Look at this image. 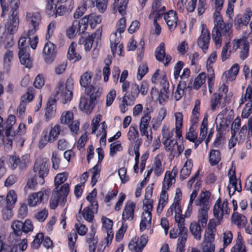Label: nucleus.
<instances>
[{"label":"nucleus","mask_w":252,"mask_h":252,"mask_svg":"<svg viewBox=\"0 0 252 252\" xmlns=\"http://www.w3.org/2000/svg\"><path fill=\"white\" fill-rule=\"evenodd\" d=\"M208 132V118L205 116L202 122L200 127V133L198 138L197 137L194 141H192L194 143L195 148H196L198 146L201 144L202 141L206 137Z\"/></svg>","instance_id":"4be33fe9"},{"label":"nucleus","mask_w":252,"mask_h":252,"mask_svg":"<svg viewBox=\"0 0 252 252\" xmlns=\"http://www.w3.org/2000/svg\"><path fill=\"white\" fill-rule=\"evenodd\" d=\"M29 50H19V58L22 64L25 65L27 67L30 68L32 66V62L29 54Z\"/></svg>","instance_id":"f704fd0d"},{"label":"nucleus","mask_w":252,"mask_h":252,"mask_svg":"<svg viewBox=\"0 0 252 252\" xmlns=\"http://www.w3.org/2000/svg\"><path fill=\"white\" fill-rule=\"evenodd\" d=\"M208 132V118L205 116L202 122L200 127V133L198 138L197 137L194 141H192L194 143L195 148H196L198 146L201 144L202 141L206 137Z\"/></svg>","instance_id":"aec40b11"},{"label":"nucleus","mask_w":252,"mask_h":252,"mask_svg":"<svg viewBox=\"0 0 252 252\" xmlns=\"http://www.w3.org/2000/svg\"><path fill=\"white\" fill-rule=\"evenodd\" d=\"M239 70V66L238 64H235L227 72H225L223 75H225L226 78L229 81H233L235 79L237 74Z\"/></svg>","instance_id":"c03bdc74"},{"label":"nucleus","mask_w":252,"mask_h":252,"mask_svg":"<svg viewBox=\"0 0 252 252\" xmlns=\"http://www.w3.org/2000/svg\"><path fill=\"white\" fill-rule=\"evenodd\" d=\"M48 142H53V139L50 137L47 130H44L39 142V148H43Z\"/></svg>","instance_id":"3c124183"},{"label":"nucleus","mask_w":252,"mask_h":252,"mask_svg":"<svg viewBox=\"0 0 252 252\" xmlns=\"http://www.w3.org/2000/svg\"><path fill=\"white\" fill-rule=\"evenodd\" d=\"M37 185L36 177L35 176L30 177L25 187V191L27 193L29 189H34Z\"/></svg>","instance_id":"0e129e2a"},{"label":"nucleus","mask_w":252,"mask_h":252,"mask_svg":"<svg viewBox=\"0 0 252 252\" xmlns=\"http://www.w3.org/2000/svg\"><path fill=\"white\" fill-rule=\"evenodd\" d=\"M96 190L94 189L86 197L87 200L90 202L92 207L95 206V208H98V204L97 201L95 200V197L96 195Z\"/></svg>","instance_id":"774afa93"},{"label":"nucleus","mask_w":252,"mask_h":252,"mask_svg":"<svg viewBox=\"0 0 252 252\" xmlns=\"http://www.w3.org/2000/svg\"><path fill=\"white\" fill-rule=\"evenodd\" d=\"M151 213H142L141 215V220L140 223V230L141 231H143L146 228L151 226Z\"/></svg>","instance_id":"2f4dec72"},{"label":"nucleus","mask_w":252,"mask_h":252,"mask_svg":"<svg viewBox=\"0 0 252 252\" xmlns=\"http://www.w3.org/2000/svg\"><path fill=\"white\" fill-rule=\"evenodd\" d=\"M162 77V82L161 83H163V88L161 89L160 93L158 94V90L156 88H152L151 90L152 97L153 98L154 96H157L158 94V99L160 104L167 101L168 98L167 91L168 90L169 83L166 80L165 75H163Z\"/></svg>","instance_id":"9b49d317"},{"label":"nucleus","mask_w":252,"mask_h":252,"mask_svg":"<svg viewBox=\"0 0 252 252\" xmlns=\"http://www.w3.org/2000/svg\"><path fill=\"white\" fill-rule=\"evenodd\" d=\"M11 227L13 233L10 234V238H14V236L20 237L22 232L32 231L33 228L32 222L29 220H26L24 223L19 220L14 221L11 224Z\"/></svg>","instance_id":"0eeeda50"},{"label":"nucleus","mask_w":252,"mask_h":252,"mask_svg":"<svg viewBox=\"0 0 252 252\" xmlns=\"http://www.w3.org/2000/svg\"><path fill=\"white\" fill-rule=\"evenodd\" d=\"M55 100L50 99L47 104L46 109L45 116L47 119H49L53 117L55 113L56 105Z\"/></svg>","instance_id":"a19ab883"},{"label":"nucleus","mask_w":252,"mask_h":252,"mask_svg":"<svg viewBox=\"0 0 252 252\" xmlns=\"http://www.w3.org/2000/svg\"><path fill=\"white\" fill-rule=\"evenodd\" d=\"M164 20L169 29L171 31L174 30L177 27L178 18L176 15V13L175 11H169L164 15Z\"/></svg>","instance_id":"a878e982"},{"label":"nucleus","mask_w":252,"mask_h":252,"mask_svg":"<svg viewBox=\"0 0 252 252\" xmlns=\"http://www.w3.org/2000/svg\"><path fill=\"white\" fill-rule=\"evenodd\" d=\"M138 241V239L134 238L129 243L128 247L132 252H141V248H140Z\"/></svg>","instance_id":"338daca9"},{"label":"nucleus","mask_w":252,"mask_h":252,"mask_svg":"<svg viewBox=\"0 0 252 252\" xmlns=\"http://www.w3.org/2000/svg\"><path fill=\"white\" fill-rule=\"evenodd\" d=\"M127 138L130 142H133L136 140L139 139V132L136 127L131 126L127 133Z\"/></svg>","instance_id":"5fc2aeb1"},{"label":"nucleus","mask_w":252,"mask_h":252,"mask_svg":"<svg viewBox=\"0 0 252 252\" xmlns=\"http://www.w3.org/2000/svg\"><path fill=\"white\" fill-rule=\"evenodd\" d=\"M33 170L34 172L37 173L39 178L43 180L44 178L47 176L49 171L47 159L39 158L36 159Z\"/></svg>","instance_id":"ddd939ff"},{"label":"nucleus","mask_w":252,"mask_h":252,"mask_svg":"<svg viewBox=\"0 0 252 252\" xmlns=\"http://www.w3.org/2000/svg\"><path fill=\"white\" fill-rule=\"evenodd\" d=\"M101 220L103 228L107 233L106 240L108 245L109 243H111L114 237V233L112 231L113 221L110 219L104 217L102 218Z\"/></svg>","instance_id":"5701e85b"},{"label":"nucleus","mask_w":252,"mask_h":252,"mask_svg":"<svg viewBox=\"0 0 252 252\" xmlns=\"http://www.w3.org/2000/svg\"><path fill=\"white\" fill-rule=\"evenodd\" d=\"M252 12L251 11H247V13L243 16L241 14H238L234 19V26L237 30H239L243 26H247L249 23Z\"/></svg>","instance_id":"b1692460"},{"label":"nucleus","mask_w":252,"mask_h":252,"mask_svg":"<svg viewBox=\"0 0 252 252\" xmlns=\"http://www.w3.org/2000/svg\"><path fill=\"white\" fill-rule=\"evenodd\" d=\"M5 134L7 141L6 144L10 147L12 145V141L17 139L20 136V135L17 134V131H13V128H10V127L5 128Z\"/></svg>","instance_id":"37998d69"},{"label":"nucleus","mask_w":252,"mask_h":252,"mask_svg":"<svg viewBox=\"0 0 252 252\" xmlns=\"http://www.w3.org/2000/svg\"><path fill=\"white\" fill-rule=\"evenodd\" d=\"M73 86L74 80L71 77L67 79L65 84L62 81L59 82L55 89L56 96L64 100V103L70 101L73 96Z\"/></svg>","instance_id":"39448f33"},{"label":"nucleus","mask_w":252,"mask_h":252,"mask_svg":"<svg viewBox=\"0 0 252 252\" xmlns=\"http://www.w3.org/2000/svg\"><path fill=\"white\" fill-rule=\"evenodd\" d=\"M222 96V94H214L211 98V108L213 111L219 108L220 104V99Z\"/></svg>","instance_id":"e2e57ef3"},{"label":"nucleus","mask_w":252,"mask_h":252,"mask_svg":"<svg viewBox=\"0 0 252 252\" xmlns=\"http://www.w3.org/2000/svg\"><path fill=\"white\" fill-rule=\"evenodd\" d=\"M41 21V17L39 13L32 12H27L25 22L28 29L24 31V35L27 36L33 35L38 30Z\"/></svg>","instance_id":"423d86ee"},{"label":"nucleus","mask_w":252,"mask_h":252,"mask_svg":"<svg viewBox=\"0 0 252 252\" xmlns=\"http://www.w3.org/2000/svg\"><path fill=\"white\" fill-rule=\"evenodd\" d=\"M17 201V195L13 190H9L6 196V209L3 210L4 219H9L11 217V210Z\"/></svg>","instance_id":"4468645a"},{"label":"nucleus","mask_w":252,"mask_h":252,"mask_svg":"<svg viewBox=\"0 0 252 252\" xmlns=\"http://www.w3.org/2000/svg\"><path fill=\"white\" fill-rule=\"evenodd\" d=\"M164 170V168L161 164V161L158 156L156 157L155 159L154 171L155 174L158 176Z\"/></svg>","instance_id":"13d9d810"},{"label":"nucleus","mask_w":252,"mask_h":252,"mask_svg":"<svg viewBox=\"0 0 252 252\" xmlns=\"http://www.w3.org/2000/svg\"><path fill=\"white\" fill-rule=\"evenodd\" d=\"M224 0H215V11L214 13V22L215 24H220V22H222L223 20L220 15V11L221 10Z\"/></svg>","instance_id":"c756f323"},{"label":"nucleus","mask_w":252,"mask_h":252,"mask_svg":"<svg viewBox=\"0 0 252 252\" xmlns=\"http://www.w3.org/2000/svg\"><path fill=\"white\" fill-rule=\"evenodd\" d=\"M219 225V222H216L214 219L209 220L207 227L205 230L203 244L213 243L215 239V232L216 226Z\"/></svg>","instance_id":"2eb2a0df"},{"label":"nucleus","mask_w":252,"mask_h":252,"mask_svg":"<svg viewBox=\"0 0 252 252\" xmlns=\"http://www.w3.org/2000/svg\"><path fill=\"white\" fill-rule=\"evenodd\" d=\"M161 0H153L152 4V10L149 16V19H153L154 17L160 18L165 13L166 10L165 6H161Z\"/></svg>","instance_id":"6ab92c4d"},{"label":"nucleus","mask_w":252,"mask_h":252,"mask_svg":"<svg viewBox=\"0 0 252 252\" xmlns=\"http://www.w3.org/2000/svg\"><path fill=\"white\" fill-rule=\"evenodd\" d=\"M126 20L124 18H122L117 22L116 27V31L111 34L110 36V43H113L117 45H119L120 50H121L122 45L119 44L121 40V34L126 29Z\"/></svg>","instance_id":"1a4fd4ad"},{"label":"nucleus","mask_w":252,"mask_h":252,"mask_svg":"<svg viewBox=\"0 0 252 252\" xmlns=\"http://www.w3.org/2000/svg\"><path fill=\"white\" fill-rule=\"evenodd\" d=\"M100 171V168L97 164L95 165L89 170V172L92 174L91 185L93 187L94 186L97 182V179L99 177Z\"/></svg>","instance_id":"864d4df0"},{"label":"nucleus","mask_w":252,"mask_h":252,"mask_svg":"<svg viewBox=\"0 0 252 252\" xmlns=\"http://www.w3.org/2000/svg\"><path fill=\"white\" fill-rule=\"evenodd\" d=\"M57 51L55 44L47 41L43 50V57L46 63L50 64L55 60Z\"/></svg>","instance_id":"9d476101"},{"label":"nucleus","mask_w":252,"mask_h":252,"mask_svg":"<svg viewBox=\"0 0 252 252\" xmlns=\"http://www.w3.org/2000/svg\"><path fill=\"white\" fill-rule=\"evenodd\" d=\"M75 46L76 45L74 43H72L70 45L68 51L67 56L69 60H74V61H78L81 60V57L79 54L75 52Z\"/></svg>","instance_id":"49530a36"},{"label":"nucleus","mask_w":252,"mask_h":252,"mask_svg":"<svg viewBox=\"0 0 252 252\" xmlns=\"http://www.w3.org/2000/svg\"><path fill=\"white\" fill-rule=\"evenodd\" d=\"M135 203L132 201H128L126 203L122 213V222L126 220H132L134 217Z\"/></svg>","instance_id":"a211bd4d"},{"label":"nucleus","mask_w":252,"mask_h":252,"mask_svg":"<svg viewBox=\"0 0 252 252\" xmlns=\"http://www.w3.org/2000/svg\"><path fill=\"white\" fill-rule=\"evenodd\" d=\"M73 120V114L70 111H66L62 114L60 118L61 123L63 124L69 125Z\"/></svg>","instance_id":"4d7b16f0"},{"label":"nucleus","mask_w":252,"mask_h":252,"mask_svg":"<svg viewBox=\"0 0 252 252\" xmlns=\"http://www.w3.org/2000/svg\"><path fill=\"white\" fill-rule=\"evenodd\" d=\"M68 175L65 172L58 174L54 180L55 188L54 189L50 201L51 208L55 209L60 201L63 202L69 191V186L68 183H63L67 179Z\"/></svg>","instance_id":"f257e3e1"},{"label":"nucleus","mask_w":252,"mask_h":252,"mask_svg":"<svg viewBox=\"0 0 252 252\" xmlns=\"http://www.w3.org/2000/svg\"><path fill=\"white\" fill-rule=\"evenodd\" d=\"M95 206L92 207L89 205L85 208L82 211V214L85 220L89 222H92L94 219V214L96 213L97 209L95 208Z\"/></svg>","instance_id":"473e14b6"},{"label":"nucleus","mask_w":252,"mask_h":252,"mask_svg":"<svg viewBox=\"0 0 252 252\" xmlns=\"http://www.w3.org/2000/svg\"><path fill=\"white\" fill-rule=\"evenodd\" d=\"M231 28V24L224 23L223 21L220 22V24H215L212 31V36L217 48L220 47L222 36L225 37L227 40H230L232 32Z\"/></svg>","instance_id":"f03ea898"},{"label":"nucleus","mask_w":252,"mask_h":252,"mask_svg":"<svg viewBox=\"0 0 252 252\" xmlns=\"http://www.w3.org/2000/svg\"><path fill=\"white\" fill-rule=\"evenodd\" d=\"M51 161L52 167L54 169L57 170L59 168L61 162L59 154L56 152H53L52 155Z\"/></svg>","instance_id":"69168bd1"},{"label":"nucleus","mask_w":252,"mask_h":252,"mask_svg":"<svg viewBox=\"0 0 252 252\" xmlns=\"http://www.w3.org/2000/svg\"><path fill=\"white\" fill-rule=\"evenodd\" d=\"M228 201L224 200L221 204L220 199L219 198L216 202L213 208L214 217L217 219L216 222H219V224L223 219V216L228 215L229 213V209L228 207Z\"/></svg>","instance_id":"6e6552de"},{"label":"nucleus","mask_w":252,"mask_h":252,"mask_svg":"<svg viewBox=\"0 0 252 252\" xmlns=\"http://www.w3.org/2000/svg\"><path fill=\"white\" fill-rule=\"evenodd\" d=\"M88 17H84L80 21L74 20L73 26L77 28V32L80 33H84L87 30L88 25Z\"/></svg>","instance_id":"72a5a7b5"},{"label":"nucleus","mask_w":252,"mask_h":252,"mask_svg":"<svg viewBox=\"0 0 252 252\" xmlns=\"http://www.w3.org/2000/svg\"><path fill=\"white\" fill-rule=\"evenodd\" d=\"M50 193L49 189L41 190L30 194L28 198V203L30 206L34 207L41 203L45 196H48Z\"/></svg>","instance_id":"dca6fc26"},{"label":"nucleus","mask_w":252,"mask_h":252,"mask_svg":"<svg viewBox=\"0 0 252 252\" xmlns=\"http://www.w3.org/2000/svg\"><path fill=\"white\" fill-rule=\"evenodd\" d=\"M93 74L91 72H86L83 75L80 77V84L83 87H87L89 86L92 81V77Z\"/></svg>","instance_id":"603ef678"},{"label":"nucleus","mask_w":252,"mask_h":252,"mask_svg":"<svg viewBox=\"0 0 252 252\" xmlns=\"http://www.w3.org/2000/svg\"><path fill=\"white\" fill-rule=\"evenodd\" d=\"M11 9L10 16L5 24V31L10 34H14L18 29L19 19L17 10L20 4V0H8Z\"/></svg>","instance_id":"7ed1b4c3"},{"label":"nucleus","mask_w":252,"mask_h":252,"mask_svg":"<svg viewBox=\"0 0 252 252\" xmlns=\"http://www.w3.org/2000/svg\"><path fill=\"white\" fill-rule=\"evenodd\" d=\"M231 220L239 228L243 227L247 223L246 217L237 212H234L233 213L231 217Z\"/></svg>","instance_id":"7c9ffc66"},{"label":"nucleus","mask_w":252,"mask_h":252,"mask_svg":"<svg viewBox=\"0 0 252 252\" xmlns=\"http://www.w3.org/2000/svg\"><path fill=\"white\" fill-rule=\"evenodd\" d=\"M162 141L171 140L173 135V130L170 131L169 129V125L165 124L162 128Z\"/></svg>","instance_id":"bf43d9fd"},{"label":"nucleus","mask_w":252,"mask_h":252,"mask_svg":"<svg viewBox=\"0 0 252 252\" xmlns=\"http://www.w3.org/2000/svg\"><path fill=\"white\" fill-rule=\"evenodd\" d=\"M102 29H98L94 33L89 36L85 38L84 47L86 51H90L92 47L94 38L99 39L102 33Z\"/></svg>","instance_id":"cd10ccee"},{"label":"nucleus","mask_w":252,"mask_h":252,"mask_svg":"<svg viewBox=\"0 0 252 252\" xmlns=\"http://www.w3.org/2000/svg\"><path fill=\"white\" fill-rule=\"evenodd\" d=\"M209 210L200 209L198 210V222L197 224L204 228L206 226L207 222L208 219V212Z\"/></svg>","instance_id":"e433bc0d"},{"label":"nucleus","mask_w":252,"mask_h":252,"mask_svg":"<svg viewBox=\"0 0 252 252\" xmlns=\"http://www.w3.org/2000/svg\"><path fill=\"white\" fill-rule=\"evenodd\" d=\"M186 87L187 83L185 81H180L179 82L174 95V98L176 101L179 100L182 97Z\"/></svg>","instance_id":"a18cd8bd"},{"label":"nucleus","mask_w":252,"mask_h":252,"mask_svg":"<svg viewBox=\"0 0 252 252\" xmlns=\"http://www.w3.org/2000/svg\"><path fill=\"white\" fill-rule=\"evenodd\" d=\"M174 211H175V214L177 213H181L182 212L178 201H174V202L172 204L167 211L166 216L167 217L172 216Z\"/></svg>","instance_id":"052dcab7"},{"label":"nucleus","mask_w":252,"mask_h":252,"mask_svg":"<svg viewBox=\"0 0 252 252\" xmlns=\"http://www.w3.org/2000/svg\"><path fill=\"white\" fill-rule=\"evenodd\" d=\"M201 27V34L197 39V44L199 48L206 53L210 44V33L205 25H202Z\"/></svg>","instance_id":"f8f14e48"},{"label":"nucleus","mask_w":252,"mask_h":252,"mask_svg":"<svg viewBox=\"0 0 252 252\" xmlns=\"http://www.w3.org/2000/svg\"><path fill=\"white\" fill-rule=\"evenodd\" d=\"M206 74L204 73H200L195 79L193 83V88L194 89H198L201 85L205 83L206 80Z\"/></svg>","instance_id":"680f3d73"},{"label":"nucleus","mask_w":252,"mask_h":252,"mask_svg":"<svg viewBox=\"0 0 252 252\" xmlns=\"http://www.w3.org/2000/svg\"><path fill=\"white\" fill-rule=\"evenodd\" d=\"M85 17H88V23L89 22L90 25L92 28L94 27L101 22L102 18L101 16L97 15L95 14H91Z\"/></svg>","instance_id":"09e8293b"},{"label":"nucleus","mask_w":252,"mask_h":252,"mask_svg":"<svg viewBox=\"0 0 252 252\" xmlns=\"http://www.w3.org/2000/svg\"><path fill=\"white\" fill-rule=\"evenodd\" d=\"M231 252H246L245 246L243 241V237L239 233H238L236 243L231 249Z\"/></svg>","instance_id":"58836bf2"},{"label":"nucleus","mask_w":252,"mask_h":252,"mask_svg":"<svg viewBox=\"0 0 252 252\" xmlns=\"http://www.w3.org/2000/svg\"><path fill=\"white\" fill-rule=\"evenodd\" d=\"M210 194L209 191L202 192L198 199L195 201L196 205L200 206V209H209L210 206L208 200L210 198Z\"/></svg>","instance_id":"393cba45"},{"label":"nucleus","mask_w":252,"mask_h":252,"mask_svg":"<svg viewBox=\"0 0 252 252\" xmlns=\"http://www.w3.org/2000/svg\"><path fill=\"white\" fill-rule=\"evenodd\" d=\"M234 46L236 47V48H241L242 47L243 49L241 51L240 55L241 59L245 60L248 57L249 55V45L246 40L244 39L238 40Z\"/></svg>","instance_id":"c85d7f7f"},{"label":"nucleus","mask_w":252,"mask_h":252,"mask_svg":"<svg viewBox=\"0 0 252 252\" xmlns=\"http://www.w3.org/2000/svg\"><path fill=\"white\" fill-rule=\"evenodd\" d=\"M192 166V161L191 159H188L185 163L184 166L181 169L180 172V178L184 180L189 177L191 173Z\"/></svg>","instance_id":"c9c22d12"},{"label":"nucleus","mask_w":252,"mask_h":252,"mask_svg":"<svg viewBox=\"0 0 252 252\" xmlns=\"http://www.w3.org/2000/svg\"><path fill=\"white\" fill-rule=\"evenodd\" d=\"M177 172V170L173 169L172 173L166 172L162 183V190L160 193L158 204L157 207V212L160 213L168 201V196L166 195V191L170 186L175 182V176Z\"/></svg>","instance_id":"20e7f679"},{"label":"nucleus","mask_w":252,"mask_h":252,"mask_svg":"<svg viewBox=\"0 0 252 252\" xmlns=\"http://www.w3.org/2000/svg\"><path fill=\"white\" fill-rule=\"evenodd\" d=\"M29 43L28 42V37L24 35V32L23 35L19 39L18 41V47L19 50H29Z\"/></svg>","instance_id":"6e6d98bb"},{"label":"nucleus","mask_w":252,"mask_h":252,"mask_svg":"<svg viewBox=\"0 0 252 252\" xmlns=\"http://www.w3.org/2000/svg\"><path fill=\"white\" fill-rule=\"evenodd\" d=\"M208 132V118L205 116L202 122L200 127V133L198 138L197 137L194 141H192L194 143L195 148H196L198 146L201 144L202 141L206 137Z\"/></svg>","instance_id":"412c9836"},{"label":"nucleus","mask_w":252,"mask_h":252,"mask_svg":"<svg viewBox=\"0 0 252 252\" xmlns=\"http://www.w3.org/2000/svg\"><path fill=\"white\" fill-rule=\"evenodd\" d=\"M13 58V53L10 50H7L3 55V67L7 71H8L10 68Z\"/></svg>","instance_id":"79ce46f5"},{"label":"nucleus","mask_w":252,"mask_h":252,"mask_svg":"<svg viewBox=\"0 0 252 252\" xmlns=\"http://www.w3.org/2000/svg\"><path fill=\"white\" fill-rule=\"evenodd\" d=\"M95 103L85 97H81L79 103V108L81 111L85 112L87 114H90L92 111Z\"/></svg>","instance_id":"bb28decb"},{"label":"nucleus","mask_w":252,"mask_h":252,"mask_svg":"<svg viewBox=\"0 0 252 252\" xmlns=\"http://www.w3.org/2000/svg\"><path fill=\"white\" fill-rule=\"evenodd\" d=\"M200 102L199 100H196L195 101V105L192 111L190 121L192 126H195L197 123L199 117Z\"/></svg>","instance_id":"ea45409f"},{"label":"nucleus","mask_w":252,"mask_h":252,"mask_svg":"<svg viewBox=\"0 0 252 252\" xmlns=\"http://www.w3.org/2000/svg\"><path fill=\"white\" fill-rule=\"evenodd\" d=\"M202 226L193 221L190 223L189 229L195 239L200 240L201 238Z\"/></svg>","instance_id":"4c0bfd02"},{"label":"nucleus","mask_w":252,"mask_h":252,"mask_svg":"<svg viewBox=\"0 0 252 252\" xmlns=\"http://www.w3.org/2000/svg\"><path fill=\"white\" fill-rule=\"evenodd\" d=\"M220 160V154L218 150H213L210 153L209 162L212 166L217 164Z\"/></svg>","instance_id":"de8ad7c7"},{"label":"nucleus","mask_w":252,"mask_h":252,"mask_svg":"<svg viewBox=\"0 0 252 252\" xmlns=\"http://www.w3.org/2000/svg\"><path fill=\"white\" fill-rule=\"evenodd\" d=\"M139 94V86L133 83L131 85L130 90L126 93L123 97L124 102L127 104V106L132 105Z\"/></svg>","instance_id":"f3484780"},{"label":"nucleus","mask_w":252,"mask_h":252,"mask_svg":"<svg viewBox=\"0 0 252 252\" xmlns=\"http://www.w3.org/2000/svg\"><path fill=\"white\" fill-rule=\"evenodd\" d=\"M165 46L163 42H161L155 51V56L157 60L160 62H163L165 57Z\"/></svg>","instance_id":"8fccbe9b"}]
</instances>
